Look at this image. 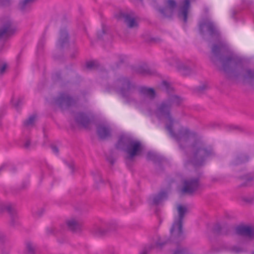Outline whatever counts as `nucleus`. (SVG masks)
Segmentation results:
<instances>
[{"label":"nucleus","instance_id":"f257e3e1","mask_svg":"<svg viewBox=\"0 0 254 254\" xmlns=\"http://www.w3.org/2000/svg\"><path fill=\"white\" fill-rule=\"evenodd\" d=\"M183 99L176 95H169L157 106L155 115L161 120L166 119L168 123L165 126L169 135L178 143L182 149L189 147L191 152L189 162L195 167H200L205 164L207 158L216 156L213 146L206 143L200 138L196 137V133L188 128L181 127L176 131L173 129L174 119L171 115V108L173 106H179Z\"/></svg>","mask_w":254,"mask_h":254},{"label":"nucleus","instance_id":"f03ea898","mask_svg":"<svg viewBox=\"0 0 254 254\" xmlns=\"http://www.w3.org/2000/svg\"><path fill=\"white\" fill-rule=\"evenodd\" d=\"M227 45L222 42L214 44L211 47L213 55L210 57V61L215 65L218 61L222 64V69L228 78L243 77L244 80L254 79V69L253 70L245 68L242 60L232 54L226 56H220L221 52H227Z\"/></svg>","mask_w":254,"mask_h":254},{"label":"nucleus","instance_id":"7ed1b4c3","mask_svg":"<svg viewBox=\"0 0 254 254\" xmlns=\"http://www.w3.org/2000/svg\"><path fill=\"white\" fill-rule=\"evenodd\" d=\"M117 87L115 90L125 99L127 103L135 102V99L131 96L134 91L136 89L135 84L127 77L122 76L115 81Z\"/></svg>","mask_w":254,"mask_h":254},{"label":"nucleus","instance_id":"20e7f679","mask_svg":"<svg viewBox=\"0 0 254 254\" xmlns=\"http://www.w3.org/2000/svg\"><path fill=\"white\" fill-rule=\"evenodd\" d=\"M177 216L174 217V221L170 229L172 236L180 237L182 234V221L185 214L187 211V207L182 204H178L177 206Z\"/></svg>","mask_w":254,"mask_h":254},{"label":"nucleus","instance_id":"39448f33","mask_svg":"<svg viewBox=\"0 0 254 254\" xmlns=\"http://www.w3.org/2000/svg\"><path fill=\"white\" fill-rule=\"evenodd\" d=\"M198 30L203 36L208 35L211 38L216 39L220 36V33L214 22L208 19H204L199 22Z\"/></svg>","mask_w":254,"mask_h":254},{"label":"nucleus","instance_id":"423d86ee","mask_svg":"<svg viewBox=\"0 0 254 254\" xmlns=\"http://www.w3.org/2000/svg\"><path fill=\"white\" fill-rule=\"evenodd\" d=\"M78 100V98H74L65 92L60 93L58 96L54 99L56 105L62 110H66L71 106H75Z\"/></svg>","mask_w":254,"mask_h":254},{"label":"nucleus","instance_id":"0eeeda50","mask_svg":"<svg viewBox=\"0 0 254 254\" xmlns=\"http://www.w3.org/2000/svg\"><path fill=\"white\" fill-rule=\"evenodd\" d=\"M114 16L118 20H123L129 28H136L138 26L137 22L130 13L119 10L115 13Z\"/></svg>","mask_w":254,"mask_h":254},{"label":"nucleus","instance_id":"6e6552de","mask_svg":"<svg viewBox=\"0 0 254 254\" xmlns=\"http://www.w3.org/2000/svg\"><path fill=\"white\" fill-rule=\"evenodd\" d=\"M141 150L142 147L140 142L133 140L127 147H126L124 151L128 155L126 159L132 160L135 156L140 154Z\"/></svg>","mask_w":254,"mask_h":254},{"label":"nucleus","instance_id":"1a4fd4ad","mask_svg":"<svg viewBox=\"0 0 254 254\" xmlns=\"http://www.w3.org/2000/svg\"><path fill=\"white\" fill-rule=\"evenodd\" d=\"M15 30L10 20H6L0 28V39L7 37L13 34Z\"/></svg>","mask_w":254,"mask_h":254},{"label":"nucleus","instance_id":"9d476101","mask_svg":"<svg viewBox=\"0 0 254 254\" xmlns=\"http://www.w3.org/2000/svg\"><path fill=\"white\" fill-rule=\"evenodd\" d=\"M183 186L181 190H195L199 185V178H190L183 182Z\"/></svg>","mask_w":254,"mask_h":254},{"label":"nucleus","instance_id":"9b49d317","mask_svg":"<svg viewBox=\"0 0 254 254\" xmlns=\"http://www.w3.org/2000/svg\"><path fill=\"white\" fill-rule=\"evenodd\" d=\"M75 122L79 125L87 127L91 123L90 118L83 112L76 113L74 115Z\"/></svg>","mask_w":254,"mask_h":254},{"label":"nucleus","instance_id":"f8f14e48","mask_svg":"<svg viewBox=\"0 0 254 254\" xmlns=\"http://www.w3.org/2000/svg\"><path fill=\"white\" fill-rule=\"evenodd\" d=\"M97 133L101 139H105L111 136V130L108 125L100 124L97 126Z\"/></svg>","mask_w":254,"mask_h":254},{"label":"nucleus","instance_id":"ddd939ff","mask_svg":"<svg viewBox=\"0 0 254 254\" xmlns=\"http://www.w3.org/2000/svg\"><path fill=\"white\" fill-rule=\"evenodd\" d=\"M69 35L65 29L60 30V38L57 43V48L62 50L68 45L69 44Z\"/></svg>","mask_w":254,"mask_h":254},{"label":"nucleus","instance_id":"4468645a","mask_svg":"<svg viewBox=\"0 0 254 254\" xmlns=\"http://www.w3.org/2000/svg\"><path fill=\"white\" fill-rule=\"evenodd\" d=\"M190 7V0H184L183 5L180 7L178 12V17L186 23L188 21L189 10Z\"/></svg>","mask_w":254,"mask_h":254},{"label":"nucleus","instance_id":"2eb2a0df","mask_svg":"<svg viewBox=\"0 0 254 254\" xmlns=\"http://www.w3.org/2000/svg\"><path fill=\"white\" fill-rule=\"evenodd\" d=\"M133 141V140L129 136L122 134L119 137L118 141L116 144V147L117 149L124 150L126 147H127Z\"/></svg>","mask_w":254,"mask_h":254},{"label":"nucleus","instance_id":"dca6fc26","mask_svg":"<svg viewBox=\"0 0 254 254\" xmlns=\"http://www.w3.org/2000/svg\"><path fill=\"white\" fill-rule=\"evenodd\" d=\"M236 232L239 235L251 238L254 236V228L249 226L240 225L236 227Z\"/></svg>","mask_w":254,"mask_h":254},{"label":"nucleus","instance_id":"f3484780","mask_svg":"<svg viewBox=\"0 0 254 254\" xmlns=\"http://www.w3.org/2000/svg\"><path fill=\"white\" fill-rule=\"evenodd\" d=\"M139 93L145 97H148L150 100H153L156 97V92L154 88L146 86H140L138 89Z\"/></svg>","mask_w":254,"mask_h":254},{"label":"nucleus","instance_id":"a211bd4d","mask_svg":"<svg viewBox=\"0 0 254 254\" xmlns=\"http://www.w3.org/2000/svg\"><path fill=\"white\" fill-rule=\"evenodd\" d=\"M146 159L148 161H152L154 163L158 164L160 166L162 163L166 161L164 157L151 151L147 152Z\"/></svg>","mask_w":254,"mask_h":254},{"label":"nucleus","instance_id":"6ab92c4d","mask_svg":"<svg viewBox=\"0 0 254 254\" xmlns=\"http://www.w3.org/2000/svg\"><path fill=\"white\" fill-rule=\"evenodd\" d=\"M36 0H20L18 3V9L22 12L25 13L31 10L32 3Z\"/></svg>","mask_w":254,"mask_h":254},{"label":"nucleus","instance_id":"aec40b11","mask_svg":"<svg viewBox=\"0 0 254 254\" xmlns=\"http://www.w3.org/2000/svg\"><path fill=\"white\" fill-rule=\"evenodd\" d=\"M249 156L246 154H240L237 155L231 162L233 166H237L249 161Z\"/></svg>","mask_w":254,"mask_h":254},{"label":"nucleus","instance_id":"412c9836","mask_svg":"<svg viewBox=\"0 0 254 254\" xmlns=\"http://www.w3.org/2000/svg\"><path fill=\"white\" fill-rule=\"evenodd\" d=\"M179 71L183 75H189L192 73V69L190 66L184 64H180L178 65Z\"/></svg>","mask_w":254,"mask_h":254},{"label":"nucleus","instance_id":"4be33fe9","mask_svg":"<svg viewBox=\"0 0 254 254\" xmlns=\"http://www.w3.org/2000/svg\"><path fill=\"white\" fill-rule=\"evenodd\" d=\"M239 178L242 181H244V182L240 185L241 187L248 186L254 179V174L253 173H249L239 177Z\"/></svg>","mask_w":254,"mask_h":254},{"label":"nucleus","instance_id":"5701e85b","mask_svg":"<svg viewBox=\"0 0 254 254\" xmlns=\"http://www.w3.org/2000/svg\"><path fill=\"white\" fill-rule=\"evenodd\" d=\"M155 8L164 17H171L174 11V10L166 6L164 7H155Z\"/></svg>","mask_w":254,"mask_h":254},{"label":"nucleus","instance_id":"b1692460","mask_svg":"<svg viewBox=\"0 0 254 254\" xmlns=\"http://www.w3.org/2000/svg\"><path fill=\"white\" fill-rule=\"evenodd\" d=\"M134 71L136 73L141 75L150 74L151 71L148 66L144 64L138 65L134 68Z\"/></svg>","mask_w":254,"mask_h":254},{"label":"nucleus","instance_id":"393cba45","mask_svg":"<svg viewBox=\"0 0 254 254\" xmlns=\"http://www.w3.org/2000/svg\"><path fill=\"white\" fill-rule=\"evenodd\" d=\"M108 28L104 24L102 25L101 30L98 31L97 33V37L98 40H103L105 37H108Z\"/></svg>","mask_w":254,"mask_h":254},{"label":"nucleus","instance_id":"a878e982","mask_svg":"<svg viewBox=\"0 0 254 254\" xmlns=\"http://www.w3.org/2000/svg\"><path fill=\"white\" fill-rule=\"evenodd\" d=\"M66 224L69 229L72 231H75L79 226L78 222L74 218L69 219Z\"/></svg>","mask_w":254,"mask_h":254},{"label":"nucleus","instance_id":"bb28decb","mask_svg":"<svg viewBox=\"0 0 254 254\" xmlns=\"http://www.w3.org/2000/svg\"><path fill=\"white\" fill-rule=\"evenodd\" d=\"M162 87L164 90L168 94H170L174 91V88L172 87L169 83L166 81H163L161 83Z\"/></svg>","mask_w":254,"mask_h":254},{"label":"nucleus","instance_id":"cd10ccee","mask_svg":"<svg viewBox=\"0 0 254 254\" xmlns=\"http://www.w3.org/2000/svg\"><path fill=\"white\" fill-rule=\"evenodd\" d=\"M165 4L166 6L173 10H175L177 6V2L175 0H166Z\"/></svg>","mask_w":254,"mask_h":254},{"label":"nucleus","instance_id":"c85d7f7f","mask_svg":"<svg viewBox=\"0 0 254 254\" xmlns=\"http://www.w3.org/2000/svg\"><path fill=\"white\" fill-rule=\"evenodd\" d=\"M207 88V86L203 84L194 89L193 92L197 95H200L202 94Z\"/></svg>","mask_w":254,"mask_h":254},{"label":"nucleus","instance_id":"c756f323","mask_svg":"<svg viewBox=\"0 0 254 254\" xmlns=\"http://www.w3.org/2000/svg\"><path fill=\"white\" fill-rule=\"evenodd\" d=\"M93 175L94 176V179L96 183L98 182H100L102 184L103 183L101 174L99 171H96L94 173H93Z\"/></svg>","mask_w":254,"mask_h":254},{"label":"nucleus","instance_id":"7c9ffc66","mask_svg":"<svg viewBox=\"0 0 254 254\" xmlns=\"http://www.w3.org/2000/svg\"><path fill=\"white\" fill-rule=\"evenodd\" d=\"M36 117V115H34L31 116L28 119L24 122V125L25 126H29L32 125L34 124Z\"/></svg>","mask_w":254,"mask_h":254},{"label":"nucleus","instance_id":"2f4dec72","mask_svg":"<svg viewBox=\"0 0 254 254\" xmlns=\"http://www.w3.org/2000/svg\"><path fill=\"white\" fill-rule=\"evenodd\" d=\"M11 4V0H0V6L8 7Z\"/></svg>","mask_w":254,"mask_h":254},{"label":"nucleus","instance_id":"473e14b6","mask_svg":"<svg viewBox=\"0 0 254 254\" xmlns=\"http://www.w3.org/2000/svg\"><path fill=\"white\" fill-rule=\"evenodd\" d=\"M7 64L6 63L0 64V75H3L5 73L6 69L7 68Z\"/></svg>","mask_w":254,"mask_h":254},{"label":"nucleus","instance_id":"72a5a7b5","mask_svg":"<svg viewBox=\"0 0 254 254\" xmlns=\"http://www.w3.org/2000/svg\"><path fill=\"white\" fill-rule=\"evenodd\" d=\"M40 167L41 168V170L43 169V168L45 166L46 168L49 170H52V167L51 166L46 160H43L41 162L40 164L39 165Z\"/></svg>","mask_w":254,"mask_h":254},{"label":"nucleus","instance_id":"f704fd0d","mask_svg":"<svg viewBox=\"0 0 254 254\" xmlns=\"http://www.w3.org/2000/svg\"><path fill=\"white\" fill-rule=\"evenodd\" d=\"M66 165L68 167L69 169H71V174H73L74 172V166L75 164L74 162L70 161V162H65Z\"/></svg>","mask_w":254,"mask_h":254},{"label":"nucleus","instance_id":"c9c22d12","mask_svg":"<svg viewBox=\"0 0 254 254\" xmlns=\"http://www.w3.org/2000/svg\"><path fill=\"white\" fill-rule=\"evenodd\" d=\"M23 98H20L18 99L16 103L14 104V106L17 110H18L20 106L23 104Z\"/></svg>","mask_w":254,"mask_h":254},{"label":"nucleus","instance_id":"e433bc0d","mask_svg":"<svg viewBox=\"0 0 254 254\" xmlns=\"http://www.w3.org/2000/svg\"><path fill=\"white\" fill-rule=\"evenodd\" d=\"M53 78L55 80L61 79V73L60 72H57L53 75Z\"/></svg>","mask_w":254,"mask_h":254},{"label":"nucleus","instance_id":"4c0bfd02","mask_svg":"<svg viewBox=\"0 0 254 254\" xmlns=\"http://www.w3.org/2000/svg\"><path fill=\"white\" fill-rule=\"evenodd\" d=\"M86 67L88 69H92L95 67V63L93 61H90L86 63Z\"/></svg>","mask_w":254,"mask_h":254},{"label":"nucleus","instance_id":"58836bf2","mask_svg":"<svg viewBox=\"0 0 254 254\" xmlns=\"http://www.w3.org/2000/svg\"><path fill=\"white\" fill-rule=\"evenodd\" d=\"M194 191H181V195L187 196H192Z\"/></svg>","mask_w":254,"mask_h":254},{"label":"nucleus","instance_id":"ea45409f","mask_svg":"<svg viewBox=\"0 0 254 254\" xmlns=\"http://www.w3.org/2000/svg\"><path fill=\"white\" fill-rule=\"evenodd\" d=\"M106 159L111 165H113L114 164L115 162V160L113 158V156H107L106 157Z\"/></svg>","mask_w":254,"mask_h":254},{"label":"nucleus","instance_id":"a19ab883","mask_svg":"<svg viewBox=\"0 0 254 254\" xmlns=\"http://www.w3.org/2000/svg\"><path fill=\"white\" fill-rule=\"evenodd\" d=\"M162 199L163 198L161 196H157L153 198V203L155 204H158Z\"/></svg>","mask_w":254,"mask_h":254},{"label":"nucleus","instance_id":"79ce46f5","mask_svg":"<svg viewBox=\"0 0 254 254\" xmlns=\"http://www.w3.org/2000/svg\"><path fill=\"white\" fill-rule=\"evenodd\" d=\"M118 58L119 60V64H122L125 63L126 57L123 55H119Z\"/></svg>","mask_w":254,"mask_h":254},{"label":"nucleus","instance_id":"37998d69","mask_svg":"<svg viewBox=\"0 0 254 254\" xmlns=\"http://www.w3.org/2000/svg\"><path fill=\"white\" fill-rule=\"evenodd\" d=\"M26 248L28 251L29 253L32 252L33 250V246L32 244L31 243H27L26 245Z\"/></svg>","mask_w":254,"mask_h":254},{"label":"nucleus","instance_id":"c03bdc74","mask_svg":"<svg viewBox=\"0 0 254 254\" xmlns=\"http://www.w3.org/2000/svg\"><path fill=\"white\" fill-rule=\"evenodd\" d=\"M51 148L52 151H53V152H54L56 154H58L59 151L58 147L57 146L54 145H51Z\"/></svg>","mask_w":254,"mask_h":254},{"label":"nucleus","instance_id":"a18cd8bd","mask_svg":"<svg viewBox=\"0 0 254 254\" xmlns=\"http://www.w3.org/2000/svg\"><path fill=\"white\" fill-rule=\"evenodd\" d=\"M28 184H29V183L28 182H26V181L23 182L21 184L20 189L22 190L27 189Z\"/></svg>","mask_w":254,"mask_h":254},{"label":"nucleus","instance_id":"49530a36","mask_svg":"<svg viewBox=\"0 0 254 254\" xmlns=\"http://www.w3.org/2000/svg\"><path fill=\"white\" fill-rule=\"evenodd\" d=\"M31 144V141L29 139H27L25 142L24 146L25 148L28 149L29 148Z\"/></svg>","mask_w":254,"mask_h":254},{"label":"nucleus","instance_id":"de8ad7c7","mask_svg":"<svg viewBox=\"0 0 254 254\" xmlns=\"http://www.w3.org/2000/svg\"><path fill=\"white\" fill-rule=\"evenodd\" d=\"M231 128H232V129H239V127H238L234 126H231Z\"/></svg>","mask_w":254,"mask_h":254},{"label":"nucleus","instance_id":"09e8293b","mask_svg":"<svg viewBox=\"0 0 254 254\" xmlns=\"http://www.w3.org/2000/svg\"><path fill=\"white\" fill-rule=\"evenodd\" d=\"M71 58L72 59L74 58L75 57V54L74 53L73 54H72L71 56H70Z\"/></svg>","mask_w":254,"mask_h":254},{"label":"nucleus","instance_id":"8fccbe9b","mask_svg":"<svg viewBox=\"0 0 254 254\" xmlns=\"http://www.w3.org/2000/svg\"><path fill=\"white\" fill-rule=\"evenodd\" d=\"M233 251L236 253H238L239 252L238 250H236L235 249H233Z\"/></svg>","mask_w":254,"mask_h":254}]
</instances>
